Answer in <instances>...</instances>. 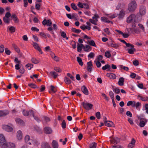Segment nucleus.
<instances>
[{
	"mask_svg": "<svg viewBox=\"0 0 148 148\" xmlns=\"http://www.w3.org/2000/svg\"><path fill=\"white\" fill-rule=\"evenodd\" d=\"M0 147L1 148H6V142L2 134H0Z\"/></svg>",
	"mask_w": 148,
	"mask_h": 148,
	"instance_id": "obj_1",
	"label": "nucleus"
},
{
	"mask_svg": "<svg viewBox=\"0 0 148 148\" xmlns=\"http://www.w3.org/2000/svg\"><path fill=\"white\" fill-rule=\"evenodd\" d=\"M137 4L136 1H132L130 3L128 6V9L130 12H133L136 8Z\"/></svg>",
	"mask_w": 148,
	"mask_h": 148,
	"instance_id": "obj_2",
	"label": "nucleus"
},
{
	"mask_svg": "<svg viewBox=\"0 0 148 148\" xmlns=\"http://www.w3.org/2000/svg\"><path fill=\"white\" fill-rule=\"evenodd\" d=\"M82 105L83 107L87 110L91 109L93 106L92 104L88 103L83 102Z\"/></svg>",
	"mask_w": 148,
	"mask_h": 148,
	"instance_id": "obj_3",
	"label": "nucleus"
},
{
	"mask_svg": "<svg viewBox=\"0 0 148 148\" xmlns=\"http://www.w3.org/2000/svg\"><path fill=\"white\" fill-rule=\"evenodd\" d=\"M130 47L127 49V50L128 51V53L130 54H133L134 52L136 51V49L134 48V46L133 45L130 44L129 46L127 47Z\"/></svg>",
	"mask_w": 148,
	"mask_h": 148,
	"instance_id": "obj_4",
	"label": "nucleus"
},
{
	"mask_svg": "<svg viewBox=\"0 0 148 148\" xmlns=\"http://www.w3.org/2000/svg\"><path fill=\"white\" fill-rule=\"evenodd\" d=\"M2 127L3 130L8 132H11L13 130V128L8 125H2Z\"/></svg>",
	"mask_w": 148,
	"mask_h": 148,
	"instance_id": "obj_5",
	"label": "nucleus"
},
{
	"mask_svg": "<svg viewBox=\"0 0 148 148\" xmlns=\"http://www.w3.org/2000/svg\"><path fill=\"white\" fill-rule=\"evenodd\" d=\"M42 23L44 25H47V26H50L52 24V22L50 19L47 20L46 19H44L42 22Z\"/></svg>",
	"mask_w": 148,
	"mask_h": 148,
	"instance_id": "obj_6",
	"label": "nucleus"
},
{
	"mask_svg": "<svg viewBox=\"0 0 148 148\" xmlns=\"http://www.w3.org/2000/svg\"><path fill=\"white\" fill-rule=\"evenodd\" d=\"M135 17V15L134 14H131L127 18V22L128 23H131Z\"/></svg>",
	"mask_w": 148,
	"mask_h": 148,
	"instance_id": "obj_7",
	"label": "nucleus"
},
{
	"mask_svg": "<svg viewBox=\"0 0 148 148\" xmlns=\"http://www.w3.org/2000/svg\"><path fill=\"white\" fill-rule=\"evenodd\" d=\"M44 130L45 132L47 134H50L52 132L51 128L49 127H46L44 128Z\"/></svg>",
	"mask_w": 148,
	"mask_h": 148,
	"instance_id": "obj_8",
	"label": "nucleus"
},
{
	"mask_svg": "<svg viewBox=\"0 0 148 148\" xmlns=\"http://www.w3.org/2000/svg\"><path fill=\"white\" fill-rule=\"evenodd\" d=\"M145 7L143 6L140 7V13L141 15H144L146 13Z\"/></svg>",
	"mask_w": 148,
	"mask_h": 148,
	"instance_id": "obj_9",
	"label": "nucleus"
},
{
	"mask_svg": "<svg viewBox=\"0 0 148 148\" xmlns=\"http://www.w3.org/2000/svg\"><path fill=\"white\" fill-rule=\"evenodd\" d=\"M87 69L88 71L90 72L92 71V67L93 66L92 64L91 61H90L87 63Z\"/></svg>",
	"mask_w": 148,
	"mask_h": 148,
	"instance_id": "obj_10",
	"label": "nucleus"
},
{
	"mask_svg": "<svg viewBox=\"0 0 148 148\" xmlns=\"http://www.w3.org/2000/svg\"><path fill=\"white\" fill-rule=\"evenodd\" d=\"M33 45V47L35 48V49L38 50L40 52V53H42V51L40 48L39 46L38 45L37 43L36 42H34Z\"/></svg>",
	"mask_w": 148,
	"mask_h": 148,
	"instance_id": "obj_11",
	"label": "nucleus"
},
{
	"mask_svg": "<svg viewBox=\"0 0 148 148\" xmlns=\"http://www.w3.org/2000/svg\"><path fill=\"white\" fill-rule=\"evenodd\" d=\"M81 90L83 93L85 95H88V91L85 86H82L81 87Z\"/></svg>",
	"mask_w": 148,
	"mask_h": 148,
	"instance_id": "obj_12",
	"label": "nucleus"
},
{
	"mask_svg": "<svg viewBox=\"0 0 148 148\" xmlns=\"http://www.w3.org/2000/svg\"><path fill=\"white\" fill-rule=\"evenodd\" d=\"M147 122V120L145 119H144L143 120L140 121L139 123V126L141 127H144Z\"/></svg>",
	"mask_w": 148,
	"mask_h": 148,
	"instance_id": "obj_13",
	"label": "nucleus"
},
{
	"mask_svg": "<svg viewBox=\"0 0 148 148\" xmlns=\"http://www.w3.org/2000/svg\"><path fill=\"white\" fill-rule=\"evenodd\" d=\"M111 69V68L110 66V65L108 64H106L104 66H103L102 68V69L103 70H107V71H110Z\"/></svg>",
	"mask_w": 148,
	"mask_h": 148,
	"instance_id": "obj_14",
	"label": "nucleus"
},
{
	"mask_svg": "<svg viewBox=\"0 0 148 148\" xmlns=\"http://www.w3.org/2000/svg\"><path fill=\"white\" fill-rule=\"evenodd\" d=\"M53 148H58L59 145L58 143L55 140H53L51 143Z\"/></svg>",
	"mask_w": 148,
	"mask_h": 148,
	"instance_id": "obj_15",
	"label": "nucleus"
},
{
	"mask_svg": "<svg viewBox=\"0 0 148 148\" xmlns=\"http://www.w3.org/2000/svg\"><path fill=\"white\" fill-rule=\"evenodd\" d=\"M22 133L21 130H18L17 133V138L18 140H21L22 138Z\"/></svg>",
	"mask_w": 148,
	"mask_h": 148,
	"instance_id": "obj_16",
	"label": "nucleus"
},
{
	"mask_svg": "<svg viewBox=\"0 0 148 148\" xmlns=\"http://www.w3.org/2000/svg\"><path fill=\"white\" fill-rule=\"evenodd\" d=\"M124 11L123 10H122L120 11L119 14L118 18L119 19H121L124 17Z\"/></svg>",
	"mask_w": 148,
	"mask_h": 148,
	"instance_id": "obj_17",
	"label": "nucleus"
},
{
	"mask_svg": "<svg viewBox=\"0 0 148 148\" xmlns=\"http://www.w3.org/2000/svg\"><path fill=\"white\" fill-rule=\"evenodd\" d=\"M128 33H130V30L132 33H137L138 32V29L137 28H127V29Z\"/></svg>",
	"mask_w": 148,
	"mask_h": 148,
	"instance_id": "obj_18",
	"label": "nucleus"
},
{
	"mask_svg": "<svg viewBox=\"0 0 148 148\" xmlns=\"http://www.w3.org/2000/svg\"><path fill=\"white\" fill-rule=\"evenodd\" d=\"M105 125L108 127H113L114 125L113 123L110 121H107V122L105 123Z\"/></svg>",
	"mask_w": 148,
	"mask_h": 148,
	"instance_id": "obj_19",
	"label": "nucleus"
},
{
	"mask_svg": "<svg viewBox=\"0 0 148 148\" xmlns=\"http://www.w3.org/2000/svg\"><path fill=\"white\" fill-rule=\"evenodd\" d=\"M16 121L17 123L20 125H23L24 124L23 121L18 118L16 119Z\"/></svg>",
	"mask_w": 148,
	"mask_h": 148,
	"instance_id": "obj_20",
	"label": "nucleus"
},
{
	"mask_svg": "<svg viewBox=\"0 0 148 148\" xmlns=\"http://www.w3.org/2000/svg\"><path fill=\"white\" fill-rule=\"evenodd\" d=\"M30 137L29 135H26L25 138V141L26 143L27 144H29L30 145H31V142L29 141L30 140Z\"/></svg>",
	"mask_w": 148,
	"mask_h": 148,
	"instance_id": "obj_21",
	"label": "nucleus"
},
{
	"mask_svg": "<svg viewBox=\"0 0 148 148\" xmlns=\"http://www.w3.org/2000/svg\"><path fill=\"white\" fill-rule=\"evenodd\" d=\"M7 147L10 148H15V145L14 144L11 143H6V148Z\"/></svg>",
	"mask_w": 148,
	"mask_h": 148,
	"instance_id": "obj_22",
	"label": "nucleus"
},
{
	"mask_svg": "<svg viewBox=\"0 0 148 148\" xmlns=\"http://www.w3.org/2000/svg\"><path fill=\"white\" fill-rule=\"evenodd\" d=\"M124 78L123 77H120L118 81V84L119 86H122L124 84Z\"/></svg>",
	"mask_w": 148,
	"mask_h": 148,
	"instance_id": "obj_23",
	"label": "nucleus"
},
{
	"mask_svg": "<svg viewBox=\"0 0 148 148\" xmlns=\"http://www.w3.org/2000/svg\"><path fill=\"white\" fill-rule=\"evenodd\" d=\"M120 140L119 138H118L116 137L113 138L111 141L112 143H116L117 144L120 142Z\"/></svg>",
	"mask_w": 148,
	"mask_h": 148,
	"instance_id": "obj_24",
	"label": "nucleus"
},
{
	"mask_svg": "<svg viewBox=\"0 0 148 148\" xmlns=\"http://www.w3.org/2000/svg\"><path fill=\"white\" fill-rule=\"evenodd\" d=\"M107 76L110 79H115L116 77V76L113 73H111L110 74L107 73Z\"/></svg>",
	"mask_w": 148,
	"mask_h": 148,
	"instance_id": "obj_25",
	"label": "nucleus"
},
{
	"mask_svg": "<svg viewBox=\"0 0 148 148\" xmlns=\"http://www.w3.org/2000/svg\"><path fill=\"white\" fill-rule=\"evenodd\" d=\"M64 81L65 83L67 84H70L71 83V81L69 79V78L66 77L64 78Z\"/></svg>",
	"mask_w": 148,
	"mask_h": 148,
	"instance_id": "obj_26",
	"label": "nucleus"
},
{
	"mask_svg": "<svg viewBox=\"0 0 148 148\" xmlns=\"http://www.w3.org/2000/svg\"><path fill=\"white\" fill-rule=\"evenodd\" d=\"M50 74L53 76L54 78H56L58 76V74L55 71L51 72L49 73Z\"/></svg>",
	"mask_w": 148,
	"mask_h": 148,
	"instance_id": "obj_27",
	"label": "nucleus"
},
{
	"mask_svg": "<svg viewBox=\"0 0 148 148\" xmlns=\"http://www.w3.org/2000/svg\"><path fill=\"white\" fill-rule=\"evenodd\" d=\"M12 47L16 51L19 53L20 52V50L19 48L15 44H12Z\"/></svg>",
	"mask_w": 148,
	"mask_h": 148,
	"instance_id": "obj_28",
	"label": "nucleus"
},
{
	"mask_svg": "<svg viewBox=\"0 0 148 148\" xmlns=\"http://www.w3.org/2000/svg\"><path fill=\"white\" fill-rule=\"evenodd\" d=\"M97 146V144L95 142H93L90 144V148H96Z\"/></svg>",
	"mask_w": 148,
	"mask_h": 148,
	"instance_id": "obj_29",
	"label": "nucleus"
},
{
	"mask_svg": "<svg viewBox=\"0 0 148 148\" xmlns=\"http://www.w3.org/2000/svg\"><path fill=\"white\" fill-rule=\"evenodd\" d=\"M8 114V111H0V117L4 116Z\"/></svg>",
	"mask_w": 148,
	"mask_h": 148,
	"instance_id": "obj_30",
	"label": "nucleus"
},
{
	"mask_svg": "<svg viewBox=\"0 0 148 148\" xmlns=\"http://www.w3.org/2000/svg\"><path fill=\"white\" fill-rule=\"evenodd\" d=\"M49 145L47 143H42L41 145V148H47Z\"/></svg>",
	"mask_w": 148,
	"mask_h": 148,
	"instance_id": "obj_31",
	"label": "nucleus"
},
{
	"mask_svg": "<svg viewBox=\"0 0 148 148\" xmlns=\"http://www.w3.org/2000/svg\"><path fill=\"white\" fill-rule=\"evenodd\" d=\"M77 61L78 62L79 64L81 66H82L83 65V62L82 61V60L81 58H80L78 57L77 58Z\"/></svg>",
	"mask_w": 148,
	"mask_h": 148,
	"instance_id": "obj_32",
	"label": "nucleus"
},
{
	"mask_svg": "<svg viewBox=\"0 0 148 148\" xmlns=\"http://www.w3.org/2000/svg\"><path fill=\"white\" fill-rule=\"evenodd\" d=\"M3 20L4 23H5L9 24L10 21V20L9 18L5 17H4L3 18Z\"/></svg>",
	"mask_w": 148,
	"mask_h": 148,
	"instance_id": "obj_33",
	"label": "nucleus"
},
{
	"mask_svg": "<svg viewBox=\"0 0 148 148\" xmlns=\"http://www.w3.org/2000/svg\"><path fill=\"white\" fill-rule=\"evenodd\" d=\"M31 61L32 63L35 64H37L39 62V61L35 58H32Z\"/></svg>",
	"mask_w": 148,
	"mask_h": 148,
	"instance_id": "obj_34",
	"label": "nucleus"
},
{
	"mask_svg": "<svg viewBox=\"0 0 148 148\" xmlns=\"http://www.w3.org/2000/svg\"><path fill=\"white\" fill-rule=\"evenodd\" d=\"M89 44L91 46L96 47V45L94 40H91L90 41H88Z\"/></svg>",
	"mask_w": 148,
	"mask_h": 148,
	"instance_id": "obj_35",
	"label": "nucleus"
},
{
	"mask_svg": "<svg viewBox=\"0 0 148 148\" xmlns=\"http://www.w3.org/2000/svg\"><path fill=\"white\" fill-rule=\"evenodd\" d=\"M28 86L30 87L34 88H39V87H38L36 85L34 84H28Z\"/></svg>",
	"mask_w": 148,
	"mask_h": 148,
	"instance_id": "obj_36",
	"label": "nucleus"
},
{
	"mask_svg": "<svg viewBox=\"0 0 148 148\" xmlns=\"http://www.w3.org/2000/svg\"><path fill=\"white\" fill-rule=\"evenodd\" d=\"M25 66L28 68V70H29L33 67V65L32 64L28 63Z\"/></svg>",
	"mask_w": 148,
	"mask_h": 148,
	"instance_id": "obj_37",
	"label": "nucleus"
},
{
	"mask_svg": "<svg viewBox=\"0 0 148 148\" xmlns=\"http://www.w3.org/2000/svg\"><path fill=\"white\" fill-rule=\"evenodd\" d=\"M71 30L73 32L76 33L77 34H79L80 33L81 31V30L77 29L74 28H72Z\"/></svg>",
	"mask_w": 148,
	"mask_h": 148,
	"instance_id": "obj_38",
	"label": "nucleus"
},
{
	"mask_svg": "<svg viewBox=\"0 0 148 148\" xmlns=\"http://www.w3.org/2000/svg\"><path fill=\"white\" fill-rule=\"evenodd\" d=\"M71 7L74 10H76L77 9L78 10V9H77V6L74 3H72L71 4Z\"/></svg>",
	"mask_w": 148,
	"mask_h": 148,
	"instance_id": "obj_39",
	"label": "nucleus"
},
{
	"mask_svg": "<svg viewBox=\"0 0 148 148\" xmlns=\"http://www.w3.org/2000/svg\"><path fill=\"white\" fill-rule=\"evenodd\" d=\"M85 47L84 50L86 52L88 51L89 50H91V47L88 45H86Z\"/></svg>",
	"mask_w": 148,
	"mask_h": 148,
	"instance_id": "obj_40",
	"label": "nucleus"
},
{
	"mask_svg": "<svg viewBox=\"0 0 148 148\" xmlns=\"http://www.w3.org/2000/svg\"><path fill=\"white\" fill-rule=\"evenodd\" d=\"M111 47L116 49L119 47V45L117 44H114L112 43H111Z\"/></svg>",
	"mask_w": 148,
	"mask_h": 148,
	"instance_id": "obj_41",
	"label": "nucleus"
},
{
	"mask_svg": "<svg viewBox=\"0 0 148 148\" xmlns=\"http://www.w3.org/2000/svg\"><path fill=\"white\" fill-rule=\"evenodd\" d=\"M41 4L40 3H36L35 5V8L37 10H39L40 9Z\"/></svg>",
	"mask_w": 148,
	"mask_h": 148,
	"instance_id": "obj_42",
	"label": "nucleus"
},
{
	"mask_svg": "<svg viewBox=\"0 0 148 148\" xmlns=\"http://www.w3.org/2000/svg\"><path fill=\"white\" fill-rule=\"evenodd\" d=\"M60 33L61 34V36L63 38H65L66 37V34L64 32L61 31L60 32Z\"/></svg>",
	"mask_w": 148,
	"mask_h": 148,
	"instance_id": "obj_43",
	"label": "nucleus"
},
{
	"mask_svg": "<svg viewBox=\"0 0 148 148\" xmlns=\"http://www.w3.org/2000/svg\"><path fill=\"white\" fill-rule=\"evenodd\" d=\"M105 56L106 57L109 58L111 57V54L109 51H107L105 52Z\"/></svg>",
	"mask_w": 148,
	"mask_h": 148,
	"instance_id": "obj_44",
	"label": "nucleus"
},
{
	"mask_svg": "<svg viewBox=\"0 0 148 148\" xmlns=\"http://www.w3.org/2000/svg\"><path fill=\"white\" fill-rule=\"evenodd\" d=\"M89 21L90 23H91L92 24L94 25H96L97 22L98 21V20H96L95 21L93 19H89Z\"/></svg>",
	"mask_w": 148,
	"mask_h": 148,
	"instance_id": "obj_45",
	"label": "nucleus"
},
{
	"mask_svg": "<svg viewBox=\"0 0 148 148\" xmlns=\"http://www.w3.org/2000/svg\"><path fill=\"white\" fill-rule=\"evenodd\" d=\"M118 40H119L121 42H123V43L125 44L126 47H128L129 46V45H130V43H127L124 40L120 39H118Z\"/></svg>",
	"mask_w": 148,
	"mask_h": 148,
	"instance_id": "obj_46",
	"label": "nucleus"
},
{
	"mask_svg": "<svg viewBox=\"0 0 148 148\" xmlns=\"http://www.w3.org/2000/svg\"><path fill=\"white\" fill-rule=\"evenodd\" d=\"M47 30L49 31H50V33L52 34H53V36H54V32H53V29L52 27H49L47 29Z\"/></svg>",
	"mask_w": 148,
	"mask_h": 148,
	"instance_id": "obj_47",
	"label": "nucleus"
},
{
	"mask_svg": "<svg viewBox=\"0 0 148 148\" xmlns=\"http://www.w3.org/2000/svg\"><path fill=\"white\" fill-rule=\"evenodd\" d=\"M94 62L95 63L97 67L99 68L101 66V64L99 61H95Z\"/></svg>",
	"mask_w": 148,
	"mask_h": 148,
	"instance_id": "obj_48",
	"label": "nucleus"
},
{
	"mask_svg": "<svg viewBox=\"0 0 148 148\" xmlns=\"http://www.w3.org/2000/svg\"><path fill=\"white\" fill-rule=\"evenodd\" d=\"M9 30L11 33L14 32L15 31V28L13 26H11L9 28Z\"/></svg>",
	"mask_w": 148,
	"mask_h": 148,
	"instance_id": "obj_49",
	"label": "nucleus"
},
{
	"mask_svg": "<svg viewBox=\"0 0 148 148\" xmlns=\"http://www.w3.org/2000/svg\"><path fill=\"white\" fill-rule=\"evenodd\" d=\"M31 142L35 145H38L39 143L36 140H31Z\"/></svg>",
	"mask_w": 148,
	"mask_h": 148,
	"instance_id": "obj_50",
	"label": "nucleus"
},
{
	"mask_svg": "<svg viewBox=\"0 0 148 148\" xmlns=\"http://www.w3.org/2000/svg\"><path fill=\"white\" fill-rule=\"evenodd\" d=\"M71 44L73 48L75 49L76 48V44L75 42L74 41L72 40L71 42Z\"/></svg>",
	"mask_w": 148,
	"mask_h": 148,
	"instance_id": "obj_51",
	"label": "nucleus"
},
{
	"mask_svg": "<svg viewBox=\"0 0 148 148\" xmlns=\"http://www.w3.org/2000/svg\"><path fill=\"white\" fill-rule=\"evenodd\" d=\"M62 127L63 129L66 127V123L64 120H63L61 124Z\"/></svg>",
	"mask_w": 148,
	"mask_h": 148,
	"instance_id": "obj_52",
	"label": "nucleus"
},
{
	"mask_svg": "<svg viewBox=\"0 0 148 148\" xmlns=\"http://www.w3.org/2000/svg\"><path fill=\"white\" fill-rule=\"evenodd\" d=\"M67 75L68 77H69L72 80H74V77L71 74L69 73H67Z\"/></svg>",
	"mask_w": 148,
	"mask_h": 148,
	"instance_id": "obj_53",
	"label": "nucleus"
},
{
	"mask_svg": "<svg viewBox=\"0 0 148 148\" xmlns=\"http://www.w3.org/2000/svg\"><path fill=\"white\" fill-rule=\"evenodd\" d=\"M109 95L112 99H114V93L112 91H110L109 92Z\"/></svg>",
	"mask_w": 148,
	"mask_h": 148,
	"instance_id": "obj_54",
	"label": "nucleus"
},
{
	"mask_svg": "<svg viewBox=\"0 0 148 148\" xmlns=\"http://www.w3.org/2000/svg\"><path fill=\"white\" fill-rule=\"evenodd\" d=\"M5 53L8 55H10L11 53V51L10 50L8 49L7 48H5Z\"/></svg>",
	"mask_w": 148,
	"mask_h": 148,
	"instance_id": "obj_55",
	"label": "nucleus"
},
{
	"mask_svg": "<svg viewBox=\"0 0 148 148\" xmlns=\"http://www.w3.org/2000/svg\"><path fill=\"white\" fill-rule=\"evenodd\" d=\"M104 32L107 34L108 35H110V32L109 29L108 28H106L103 29Z\"/></svg>",
	"mask_w": 148,
	"mask_h": 148,
	"instance_id": "obj_56",
	"label": "nucleus"
},
{
	"mask_svg": "<svg viewBox=\"0 0 148 148\" xmlns=\"http://www.w3.org/2000/svg\"><path fill=\"white\" fill-rule=\"evenodd\" d=\"M23 115L25 116H29L28 111L23 110Z\"/></svg>",
	"mask_w": 148,
	"mask_h": 148,
	"instance_id": "obj_57",
	"label": "nucleus"
},
{
	"mask_svg": "<svg viewBox=\"0 0 148 148\" xmlns=\"http://www.w3.org/2000/svg\"><path fill=\"white\" fill-rule=\"evenodd\" d=\"M95 56V54L92 52L90 53L88 56V58H93Z\"/></svg>",
	"mask_w": 148,
	"mask_h": 148,
	"instance_id": "obj_58",
	"label": "nucleus"
},
{
	"mask_svg": "<svg viewBox=\"0 0 148 148\" xmlns=\"http://www.w3.org/2000/svg\"><path fill=\"white\" fill-rule=\"evenodd\" d=\"M95 115L96 116V117L98 119H99L101 117V114L99 112H97L95 114Z\"/></svg>",
	"mask_w": 148,
	"mask_h": 148,
	"instance_id": "obj_59",
	"label": "nucleus"
},
{
	"mask_svg": "<svg viewBox=\"0 0 148 148\" xmlns=\"http://www.w3.org/2000/svg\"><path fill=\"white\" fill-rule=\"evenodd\" d=\"M120 67L121 68L123 69L124 70L126 71H127L129 70V68L125 66L122 65H121L120 66Z\"/></svg>",
	"mask_w": 148,
	"mask_h": 148,
	"instance_id": "obj_60",
	"label": "nucleus"
},
{
	"mask_svg": "<svg viewBox=\"0 0 148 148\" xmlns=\"http://www.w3.org/2000/svg\"><path fill=\"white\" fill-rule=\"evenodd\" d=\"M4 50V46L2 45L0 46V53H2Z\"/></svg>",
	"mask_w": 148,
	"mask_h": 148,
	"instance_id": "obj_61",
	"label": "nucleus"
},
{
	"mask_svg": "<svg viewBox=\"0 0 148 148\" xmlns=\"http://www.w3.org/2000/svg\"><path fill=\"white\" fill-rule=\"evenodd\" d=\"M31 30L33 31H36L38 32L39 31L38 29L34 27H32L31 28Z\"/></svg>",
	"mask_w": 148,
	"mask_h": 148,
	"instance_id": "obj_62",
	"label": "nucleus"
},
{
	"mask_svg": "<svg viewBox=\"0 0 148 148\" xmlns=\"http://www.w3.org/2000/svg\"><path fill=\"white\" fill-rule=\"evenodd\" d=\"M54 70L57 72L58 73H60L62 71V70L60 68L58 67H55L54 69Z\"/></svg>",
	"mask_w": 148,
	"mask_h": 148,
	"instance_id": "obj_63",
	"label": "nucleus"
},
{
	"mask_svg": "<svg viewBox=\"0 0 148 148\" xmlns=\"http://www.w3.org/2000/svg\"><path fill=\"white\" fill-rule=\"evenodd\" d=\"M77 6L79 8H84V5L82 3L79 2L77 4Z\"/></svg>",
	"mask_w": 148,
	"mask_h": 148,
	"instance_id": "obj_64",
	"label": "nucleus"
}]
</instances>
